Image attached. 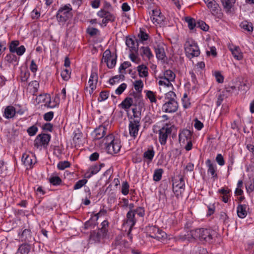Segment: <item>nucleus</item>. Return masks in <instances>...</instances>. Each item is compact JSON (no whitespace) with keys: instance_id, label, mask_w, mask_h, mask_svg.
<instances>
[{"instance_id":"nucleus-3","label":"nucleus","mask_w":254,"mask_h":254,"mask_svg":"<svg viewBox=\"0 0 254 254\" xmlns=\"http://www.w3.org/2000/svg\"><path fill=\"white\" fill-rule=\"evenodd\" d=\"M192 235L195 239H198L200 241L211 242L212 240V236L214 232L207 229H196L192 232Z\"/></svg>"},{"instance_id":"nucleus-17","label":"nucleus","mask_w":254,"mask_h":254,"mask_svg":"<svg viewBox=\"0 0 254 254\" xmlns=\"http://www.w3.org/2000/svg\"><path fill=\"white\" fill-rule=\"evenodd\" d=\"M108 131L107 128L103 125L100 126L96 128L94 131V139H100L103 138Z\"/></svg>"},{"instance_id":"nucleus-48","label":"nucleus","mask_w":254,"mask_h":254,"mask_svg":"<svg viewBox=\"0 0 254 254\" xmlns=\"http://www.w3.org/2000/svg\"><path fill=\"white\" fill-rule=\"evenodd\" d=\"M29 85L30 86V87H32L33 88L32 92L33 94H35L36 92H37L39 87V83L38 81L36 80L32 81L29 83Z\"/></svg>"},{"instance_id":"nucleus-5","label":"nucleus","mask_w":254,"mask_h":254,"mask_svg":"<svg viewBox=\"0 0 254 254\" xmlns=\"http://www.w3.org/2000/svg\"><path fill=\"white\" fill-rule=\"evenodd\" d=\"M135 109H132L134 119L130 121L128 128L129 134L131 137L135 138L138 135L139 127H140V119L137 115H135Z\"/></svg>"},{"instance_id":"nucleus-30","label":"nucleus","mask_w":254,"mask_h":254,"mask_svg":"<svg viewBox=\"0 0 254 254\" xmlns=\"http://www.w3.org/2000/svg\"><path fill=\"white\" fill-rule=\"evenodd\" d=\"M133 105V99L130 97H127L123 101L120 105L123 109L127 110Z\"/></svg>"},{"instance_id":"nucleus-57","label":"nucleus","mask_w":254,"mask_h":254,"mask_svg":"<svg viewBox=\"0 0 254 254\" xmlns=\"http://www.w3.org/2000/svg\"><path fill=\"white\" fill-rule=\"evenodd\" d=\"M138 37L140 39L141 41H146L149 37L148 35L144 32L142 30H140L139 33L138 35Z\"/></svg>"},{"instance_id":"nucleus-7","label":"nucleus","mask_w":254,"mask_h":254,"mask_svg":"<svg viewBox=\"0 0 254 254\" xmlns=\"http://www.w3.org/2000/svg\"><path fill=\"white\" fill-rule=\"evenodd\" d=\"M116 57H114L112 56L109 50H107L103 53L102 62L106 63L108 67L112 68L116 64Z\"/></svg>"},{"instance_id":"nucleus-39","label":"nucleus","mask_w":254,"mask_h":254,"mask_svg":"<svg viewBox=\"0 0 254 254\" xmlns=\"http://www.w3.org/2000/svg\"><path fill=\"white\" fill-rule=\"evenodd\" d=\"M140 50L141 51V55L145 56L148 59H150L151 58L153 57V55L152 54L150 49L148 47H142L140 48Z\"/></svg>"},{"instance_id":"nucleus-55","label":"nucleus","mask_w":254,"mask_h":254,"mask_svg":"<svg viewBox=\"0 0 254 254\" xmlns=\"http://www.w3.org/2000/svg\"><path fill=\"white\" fill-rule=\"evenodd\" d=\"M127 87L125 83L121 84L120 86L116 90L115 92L118 95H121Z\"/></svg>"},{"instance_id":"nucleus-2","label":"nucleus","mask_w":254,"mask_h":254,"mask_svg":"<svg viewBox=\"0 0 254 254\" xmlns=\"http://www.w3.org/2000/svg\"><path fill=\"white\" fill-rule=\"evenodd\" d=\"M71 10L72 8L70 4L65 5L59 8L56 14V18L60 24L64 25L72 17Z\"/></svg>"},{"instance_id":"nucleus-63","label":"nucleus","mask_w":254,"mask_h":254,"mask_svg":"<svg viewBox=\"0 0 254 254\" xmlns=\"http://www.w3.org/2000/svg\"><path fill=\"white\" fill-rule=\"evenodd\" d=\"M109 96V92L107 91H102L100 94V101L106 100Z\"/></svg>"},{"instance_id":"nucleus-52","label":"nucleus","mask_w":254,"mask_h":254,"mask_svg":"<svg viewBox=\"0 0 254 254\" xmlns=\"http://www.w3.org/2000/svg\"><path fill=\"white\" fill-rule=\"evenodd\" d=\"M129 185L127 182H124L122 185V193L127 195L128 193Z\"/></svg>"},{"instance_id":"nucleus-15","label":"nucleus","mask_w":254,"mask_h":254,"mask_svg":"<svg viewBox=\"0 0 254 254\" xmlns=\"http://www.w3.org/2000/svg\"><path fill=\"white\" fill-rule=\"evenodd\" d=\"M106 213V211L105 210H101L99 212L95 214L94 216H92L91 219L85 222L84 224V229L86 230L90 227H92L93 226L96 225V221H97L99 216L102 214H105Z\"/></svg>"},{"instance_id":"nucleus-21","label":"nucleus","mask_w":254,"mask_h":254,"mask_svg":"<svg viewBox=\"0 0 254 254\" xmlns=\"http://www.w3.org/2000/svg\"><path fill=\"white\" fill-rule=\"evenodd\" d=\"M126 44L131 52H136L138 50V44L133 39L127 37Z\"/></svg>"},{"instance_id":"nucleus-24","label":"nucleus","mask_w":254,"mask_h":254,"mask_svg":"<svg viewBox=\"0 0 254 254\" xmlns=\"http://www.w3.org/2000/svg\"><path fill=\"white\" fill-rule=\"evenodd\" d=\"M248 206L246 204H239L237 209V212L238 217L240 218H244L247 215V208Z\"/></svg>"},{"instance_id":"nucleus-53","label":"nucleus","mask_w":254,"mask_h":254,"mask_svg":"<svg viewBox=\"0 0 254 254\" xmlns=\"http://www.w3.org/2000/svg\"><path fill=\"white\" fill-rule=\"evenodd\" d=\"M70 163L68 161L60 162L58 164V168L60 170H64V169L69 167Z\"/></svg>"},{"instance_id":"nucleus-14","label":"nucleus","mask_w":254,"mask_h":254,"mask_svg":"<svg viewBox=\"0 0 254 254\" xmlns=\"http://www.w3.org/2000/svg\"><path fill=\"white\" fill-rule=\"evenodd\" d=\"M191 132L189 129H184L180 133L179 135V141L182 145L186 144V141L191 139Z\"/></svg>"},{"instance_id":"nucleus-31","label":"nucleus","mask_w":254,"mask_h":254,"mask_svg":"<svg viewBox=\"0 0 254 254\" xmlns=\"http://www.w3.org/2000/svg\"><path fill=\"white\" fill-rule=\"evenodd\" d=\"M159 228L155 226H148L146 228L147 235L153 238L158 232H159Z\"/></svg>"},{"instance_id":"nucleus-9","label":"nucleus","mask_w":254,"mask_h":254,"mask_svg":"<svg viewBox=\"0 0 254 254\" xmlns=\"http://www.w3.org/2000/svg\"><path fill=\"white\" fill-rule=\"evenodd\" d=\"M173 188L174 193L177 197L182 196L185 190V181L183 176H180L179 180L173 183Z\"/></svg>"},{"instance_id":"nucleus-60","label":"nucleus","mask_w":254,"mask_h":254,"mask_svg":"<svg viewBox=\"0 0 254 254\" xmlns=\"http://www.w3.org/2000/svg\"><path fill=\"white\" fill-rule=\"evenodd\" d=\"M195 230H191L189 232H187V234H185L183 237V239L184 240H188V241H190L191 239H195L194 238V237L192 235V232L194 231Z\"/></svg>"},{"instance_id":"nucleus-12","label":"nucleus","mask_w":254,"mask_h":254,"mask_svg":"<svg viewBox=\"0 0 254 254\" xmlns=\"http://www.w3.org/2000/svg\"><path fill=\"white\" fill-rule=\"evenodd\" d=\"M134 212H133V210H129L127 214V220L124 224L125 227L129 228L128 235L130 234L132 228L136 223V219L134 218Z\"/></svg>"},{"instance_id":"nucleus-36","label":"nucleus","mask_w":254,"mask_h":254,"mask_svg":"<svg viewBox=\"0 0 254 254\" xmlns=\"http://www.w3.org/2000/svg\"><path fill=\"white\" fill-rule=\"evenodd\" d=\"M221 1L224 8L229 10L235 3L236 0H221Z\"/></svg>"},{"instance_id":"nucleus-47","label":"nucleus","mask_w":254,"mask_h":254,"mask_svg":"<svg viewBox=\"0 0 254 254\" xmlns=\"http://www.w3.org/2000/svg\"><path fill=\"white\" fill-rule=\"evenodd\" d=\"M70 73L71 72L68 69H65L62 71L61 76L64 80L67 81L70 77Z\"/></svg>"},{"instance_id":"nucleus-4","label":"nucleus","mask_w":254,"mask_h":254,"mask_svg":"<svg viewBox=\"0 0 254 254\" xmlns=\"http://www.w3.org/2000/svg\"><path fill=\"white\" fill-rule=\"evenodd\" d=\"M173 128V125L166 124L159 130L158 139L161 145L166 144L168 136L171 134Z\"/></svg>"},{"instance_id":"nucleus-19","label":"nucleus","mask_w":254,"mask_h":254,"mask_svg":"<svg viewBox=\"0 0 254 254\" xmlns=\"http://www.w3.org/2000/svg\"><path fill=\"white\" fill-rule=\"evenodd\" d=\"M121 147L120 141L118 138H116L111 145L107 147V150L111 154L117 153L120 150Z\"/></svg>"},{"instance_id":"nucleus-58","label":"nucleus","mask_w":254,"mask_h":254,"mask_svg":"<svg viewBox=\"0 0 254 254\" xmlns=\"http://www.w3.org/2000/svg\"><path fill=\"white\" fill-rule=\"evenodd\" d=\"M134 212V215L136 214L139 217H143L144 215V210L142 207H139L136 209L133 210Z\"/></svg>"},{"instance_id":"nucleus-41","label":"nucleus","mask_w":254,"mask_h":254,"mask_svg":"<svg viewBox=\"0 0 254 254\" xmlns=\"http://www.w3.org/2000/svg\"><path fill=\"white\" fill-rule=\"evenodd\" d=\"M166 238V233L165 232L163 231L162 230L159 229V232H158V233L156 234V235L154 236L153 238L156 239L158 241H162L165 240Z\"/></svg>"},{"instance_id":"nucleus-13","label":"nucleus","mask_w":254,"mask_h":254,"mask_svg":"<svg viewBox=\"0 0 254 254\" xmlns=\"http://www.w3.org/2000/svg\"><path fill=\"white\" fill-rule=\"evenodd\" d=\"M98 75L96 70H92L88 81L89 87L91 90V91H90V94L92 93L96 89V85L98 82Z\"/></svg>"},{"instance_id":"nucleus-6","label":"nucleus","mask_w":254,"mask_h":254,"mask_svg":"<svg viewBox=\"0 0 254 254\" xmlns=\"http://www.w3.org/2000/svg\"><path fill=\"white\" fill-rule=\"evenodd\" d=\"M107 230L105 229H99L92 232L90 235L89 243H99L101 239L103 238L107 234Z\"/></svg>"},{"instance_id":"nucleus-10","label":"nucleus","mask_w":254,"mask_h":254,"mask_svg":"<svg viewBox=\"0 0 254 254\" xmlns=\"http://www.w3.org/2000/svg\"><path fill=\"white\" fill-rule=\"evenodd\" d=\"M179 105L176 100L166 101L162 106V111L165 113H173L176 112L178 109Z\"/></svg>"},{"instance_id":"nucleus-23","label":"nucleus","mask_w":254,"mask_h":254,"mask_svg":"<svg viewBox=\"0 0 254 254\" xmlns=\"http://www.w3.org/2000/svg\"><path fill=\"white\" fill-rule=\"evenodd\" d=\"M154 50L158 59L163 60L165 57V53L163 47L159 44L154 46Z\"/></svg>"},{"instance_id":"nucleus-46","label":"nucleus","mask_w":254,"mask_h":254,"mask_svg":"<svg viewBox=\"0 0 254 254\" xmlns=\"http://www.w3.org/2000/svg\"><path fill=\"white\" fill-rule=\"evenodd\" d=\"M246 188L248 192H253L254 190V181L250 180L247 182L246 184Z\"/></svg>"},{"instance_id":"nucleus-1","label":"nucleus","mask_w":254,"mask_h":254,"mask_svg":"<svg viewBox=\"0 0 254 254\" xmlns=\"http://www.w3.org/2000/svg\"><path fill=\"white\" fill-rule=\"evenodd\" d=\"M186 55L189 59L198 57L200 53L197 43L192 39H188L185 45Z\"/></svg>"},{"instance_id":"nucleus-22","label":"nucleus","mask_w":254,"mask_h":254,"mask_svg":"<svg viewBox=\"0 0 254 254\" xmlns=\"http://www.w3.org/2000/svg\"><path fill=\"white\" fill-rule=\"evenodd\" d=\"M16 114L15 109L13 106H8L4 110L3 116L7 119L13 118Z\"/></svg>"},{"instance_id":"nucleus-18","label":"nucleus","mask_w":254,"mask_h":254,"mask_svg":"<svg viewBox=\"0 0 254 254\" xmlns=\"http://www.w3.org/2000/svg\"><path fill=\"white\" fill-rule=\"evenodd\" d=\"M164 18V16L161 14L159 10L157 9L152 10L151 19L153 23L156 24L161 23L163 21Z\"/></svg>"},{"instance_id":"nucleus-62","label":"nucleus","mask_w":254,"mask_h":254,"mask_svg":"<svg viewBox=\"0 0 254 254\" xmlns=\"http://www.w3.org/2000/svg\"><path fill=\"white\" fill-rule=\"evenodd\" d=\"M129 58L131 61L136 64H139L140 62V59L138 58L137 56H136L133 52H131L129 54Z\"/></svg>"},{"instance_id":"nucleus-54","label":"nucleus","mask_w":254,"mask_h":254,"mask_svg":"<svg viewBox=\"0 0 254 254\" xmlns=\"http://www.w3.org/2000/svg\"><path fill=\"white\" fill-rule=\"evenodd\" d=\"M186 21L188 24V27L190 30L193 29L196 24L193 18L187 17Z\"/></svg>"},{"instance_id":"nucleus-27","label":"nucleus","mask_w":254,"mask_h":254,"mask_svg":"<svg viewBox=\"0 0 254 254\" xmlns=\"http://www.w3.org/2000/svg\"><path fill=\"white\" fill-rule=\"evenodd\" d=\"M104 165V164H100V165H95L91 166L89 169V172L86 173V174L89 173L87 177L90 178L93 175L97 174L100 171L101 167Z\"/></svg>"},{"instance_id":"nucleus-59","label":"nucleus","mask_w":254,"mask_h":254,"mask_svg":"<svg viewBox=\"0 0 254 254\" xmlns=\"http://www.w3.org/2000/svg\"><path fill=\"white\" fill-rule=\"evenodd\" d=\"M216 161L220 166H223L225 164L224 158L221 154H218L217 155L216 157Z\"/></svg>"},{"instance_id":"nucleus-56","label":"nucleus","mask_w":254,"mask_h":254,"mask_svg":"<svg viewBox=\"0 0 254 254\" xmlns=\"http://www.w3.org/2000/svg\"><path fill=\"white\" fill-rule=\"evenodd\" d=\"M37 130V127L35 126H33L28 128L27 132L30 136H33L36 133Z\"/></svg>"},{"instance_id":"nucleus-20","label":"nucleus","mask_w":254,"mask_h":254,"mask_svg":"<svg viewBox=\"0 0 254 254\" xmlns=\"http://www.w3.org/2000/svg\"><path fill=\"white\" fill-rule=\"evenodd\" d=\"M206 5L212 15H216L219 13L220 7L215 0L211 2H207Z\"/></svg>"},{"instance_id":"nucleus-8","label":"nucleus","mask_w":254,"mask_h":254,"mask_svg":"<svg viewBox=\"0 0 254 254\" xmlns=\"http://www.w3.org/2000/svg\"><path fill=\"white\" fill-rule=\"evenodd\" d=\"M114 245L115 249L119 250L121 253H124L129 249V244L127 241L123 239L122 236H118L115 239Z\"/></svg>"},{"instance_id":"nucleus-29","label":"nucleus","mask_w":254,"mask_h":254,"mask_svg":"<svg viewBox=\"0 0 254 254\" xmlns=\"http://www.w3.org/2000/svg\"><path fill=\"white\" fill-rule=\"evenodd\" d=\"M230 50L235 59L239 61L243 59V53L241 52L239 47H235L234 48H231Z\"/></svg>"},{"instance_id":"nucleus-38","label":"nucleus","mask_w":254,"mask_h":254,"mask_svg":"<svg viewBox=\"0 0 254 254\" xmlns=\"http://www.w3.org/2000/svg\"><path fill=\"white\" fill-rule=\"evenodd\" d=\"M159 79H160L158 81L159 85L167 87L173 86L171 81L164 78L163 76L160 77Z\"/></svg>"},{"instance_id":"nucleus-28","label":"nucleus","mask_w":254,"mask_h":254,"mask_svg":"<svg viewBox=\"0 0 254 254\" xmlns=\"http://www.w3.org/2000/svg\"><path fill=\"white\" fill-rule=\"evenodd\" d=\"M206 163L208 167V172L209 173L213 178L217 179V175L216 173V169L215 165H213L209 159L206 161Z\"/></svg>"},{"instance_id":"nucleus-61","label":"nucleus","mask_w":254,"mask_h":254,"mask_svg":"<svg viewBox=\"0 0 254 254\" xmlns=\"http://www.w3.org/2000/svg\"><path fill=\"white\" fill-rule=\"evenodd\" d=\"M53 117L54 112L52 111L45 113L44 115V119L46 121H51L53 119Z\"/></svg>"},{"instance_id":"nucleus-45","label":"nucleus","mask_w":254,"mask_h":254,"mask_svg":"<svg viewBox=\"0 0 254 254\" xmlns=\"http://www.w3.org/2000/svg\"><path fill=\"white\" fill-rule=\"evenodd\" d=\"M87 183V180L86 179L80 180L78 181L74 185L73 189L75 190H78L84 186Z\"/></svg>"},{"instance_id":"nucleus-32","label":"nucleus","mask_w":254,"mask_h":254,"mask_svg":"<svg viewBox=\"0 0 254 254\" xmlns=\"http://www.w3.org/2000/svg\"><path fill=\"white\" fill-rule=\"evenodd\" d=\"M30 250V245L27 244H23L19 247L17 253L18 254H28Z\"/></svg>"},{"instance_id":"nucleus-33","label":"nucleus","mask_w":254,"mask_h":254,"mask_svg":"<svg viewBox=\"0 0 254 254\" xmlns=\"http://www.w3.org/2000/svg\"><path fill=\"white\" fill-rule=\"evenodd\" d=\"M114 136L112 134H109L103 139V142L104 143L105 147L107 149V147L111 145L116 139Z\"/></svg>"},{"instance_id":"nucleus-51","label":"nucleus","mask_w":254,"mask_h":254,"mask_svg":"<svg viewBox=\"0 0 254 254\" xmlns=\"http://www.w3.org/2000/svg\"><path fill=\"white\" fill-rule=\"evenodd\" d=\"M146 96L149 99L151 103H156V99L154 93L151 91H147L146 92Z\"/></svg>"},{"instance_id":"nucleus-26","label":"nucleus","mask_w":254,"mask_h":254,"mask_svg":"<svg viewBox=\"0 0 254 254\" xmlns=\"http://www.w3.org/2000/svg\"><path fill=\"white\" fill-rule=\"evenodd\" d=\"M138 75L140 77H146L148 75V68L145 64H141L137 67Z\"/></svg>"},{"instance_id":"nucleus-50","label":"nucleus","mask_w":254,"mask_h":254,"mask_svg":"<svg viewBox=\"0 0 254 254\" xmlns=\"http://www.w3.org/2000/svg\"><path fill=\"white\" fill-rule=\"evenodd\" d=\"M50 182L53 185H59L62 182V180L59 177L55 176L50 178Z\"/></svg>"},{"instance_id":"nucleus-11","label":"nucleus","mask_w":254,"mask_h":254,"mask_svg":"<svg viewBox=\"0 0 254 254\" xmlns=\"http://www.w3.org/2000/svg\"><path fill=\"white\" fill-rule=\"evenodd\" d=\"M50 139L51 136L50 134L46 133L39 134L34 141V146L38 148L40 146L47 145Z\"/></svg>"},{"instance_id":"nucleus-35","label":"nucleus","mask_w":254,"mask_h":254,"mask_svg":"<svg viewBox=\"0 0 254 254\" xmlns=\"http://www.w3.org/2000/svg\"><path fill=\"white\" fill-rule=\"evenodd\" d=\"M163 77L172 82L175 80L176 75L173 71L171 70H166L164 73Z\"/></svg>"},{"instance_id":"nucleus-43","label":"nucleus","mask_w":254,"mask_h":254,"mask_svg":"<svg viewBox=\"0 0 254 254\" xmlns=\"http://www.w3.org/2000/svg\"><path fill=\"white\" fill-rule=\"evenodd\" d=\"M154 156V151L153 149H149L145 151L143 154L144 158L151 161Z\"/></svg>"},{"instance_id":"nucleus-44","label":"nucleus","mask_w":254,"mask_h":254,"mask_svg":"<svg viewBox=\"0 0 254 254\" xmlns=\"http://www.w3.org/2000/svg\"><path fill=\"white\" fill-rule=\"evenodd\" d=\"M143 84L141 80H136L134 83V87L136 91L141 92L142 90Z\"/></svg>"},{"instance_id":"nucleus-40","label":"nucleus","mask_w":254,"mask_h":254,"mask_svg":"<svg viewBox=\"0 0 254 254\" xmlns=\"http://www.w3.org/2000/svg\"><path fill=\"white\" fill-rule=\"evenodd\" d=\"M163 173L162 169H158L154 171L153 174V180L156 182L159 181L162 178Z\"/></svg>"},{"instance_id":"nucleus-34","label":"nucleus","mask_w":254,"mask_h":254,"mask_svg":"<svg viewBox=\"0 0 254 254\" xmlns=\"http://www.w3.org/2000/svg\"><path fill=\"white\" fill-rule=\"evenodd\" d=\"M240 26L242 28L249 32H252L253 31V24L251 22L247 21H243L241 23Z\"/></svg>"},{"instance_id":"nucleus-16","label":"nucleus","mask_w":254,"mask_h":254,"mask_svg":"<svg viewBox=\"0 0 254 254\" xmlns=\"http://www.w3.org/2000/svg\"><path fill=\"white\" fill-rule=\"evenodd\" d=\"M38 99L39 102L43 103L45 107L52 108L56 106V104L51 102V96L49 94H41Z\"/></svg>"},{"instance_id":"nucleus-49","label":"nucleus","mask_w":254,"mask_h":254,"mask_svg":"<svg viewBox=\"0 0 254 254\" xmlns=\"http://www.w3.org/2000/svg\"><path fill=\"white\" fill-rule=\"evenodd\" d=\"M18 41H12L9 46V51L11 53H15L17 49V46L19 45Z\"/></svg>"},{"instance_id":"nucleus-37","label":"nucleus","mask_w":254,"mask_h":254,"mask_svg":"<svg viewBox=\"0 0 254 254\" xmlns=\"http://www.w3.org/2000/svg\"><path fill=\"white\" fill-rule=\"evenodd\" d=\"M21 238L25 241H31L32 238L31 231L29 229H25L22 233Z\"/></svg>"},{"instance_id":"nucleus-42","label":"nucleus","mask_w":254,"mask_h":254,"mask_svg":"<svg viewBox=\"0 0 254 254\" xmlns=\"http://www.w3.org/2000/svg\"><path fill=\"white\" fill-rule=\"evenodd\" d=\"M166 101H172L173 100H176V95L173 91H169L165 94Z\"/></svg>"},{"instance_id":"nucleus-64","label":"nucleus","mask_w":254,"mask_h":254,"mask_svg":"<svg viewBox=\"0 0 254 254\" xmlns=\"http://www.w3.org/2000/svg\"><path fill=\"white\" fill-rule=\"evenodd\" d=\"M25 50L26 49L25 47L22 45L18 47L16 51H15V52L16 53L18 56H22L25 53Z\"/></svg>"},{"instance_id":"nucleus-25","label":"nucleus","mask_w":254,"mask_h":254,"mask_svg":"<svg viewBox=\"0 0 254 254\" xmlns=\"http://www.w3.org/2000/svg\"><path fill=\"white\" fill-rule=\"evenodd\" d=\"M34 156L33 155H29L27 153H24L22 157V161L24 164L27 167H31L33 164V158Z\"/></svg>"}]
</instances>
